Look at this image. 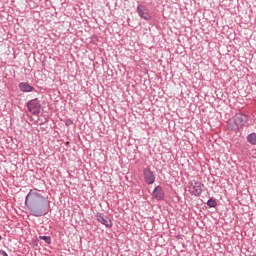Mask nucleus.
<instances>
[{"label": "nucleus", "instance_id": "f257e3e1", "mask_svg": "<svg viewBox=\"0 0 256 256\" xmlns=\"http://www.w3.org/2000/svg\"><path fill=\"white\" fill-rule=\"evenodd\" d=\"M248 122L249 116L243 113H238L228 121L227 127L229 131H239V129H243Z\"/></svg>", "mask_w": 256, "mask_h": 256}, {"label": "nucleus", "instance_id": "423d86ee", "mask_svg": "<svg viewBox=\"0 0 256 256\" xmlns=\"http://www.w3.org/2000/svg\"><path fill=\"white\" fill-rule=\"evenodd\" d=\"M152 196L157 201H163V199H165V191H163V187L162 186H156L154 188L153 192H152Z\"/></svg>", "mask_w": 256, "mask_h": 256}, {"label": "nucleus", "instance_id": "20e7f679", "mask_svg": "<svg viewBox=\"0 0 256 256\" xmlns=\"http://www.w3.org/2000/svg\"><path fill=\"white\" fill-rule=\"evenodd\" d=\"M96 220L98 221V223L105 225V227H107L108 229H111V227H113V221H111V219L103 213H98L96 215Z\"/></svg>", "mask_w": 256, "mask_h": 256}, {"label": "nucleus", "instance_id": "39448f33", "mask_svg": "<svg viewBox=\"0 0 256 256\" xmlns=\"http://www.w3.org/2000/svg\"><path fill=\"white\" fill-rule=\"evenodd\" d=\"M143 175L147 185H153L155 183V174L153 173V171H151V168H144Z\"/></svg>", "mask_w": 256, "mask_h": 256}, {"label": "nucleus", "instance_id": "f8f14e48", "mask_svg": "<svg viewBox=\"0 0 256 256\" xmlns=\"http://www.w3.org/2000/svg\"><path fill=\"white\" fill-rule=\"evenodd\" d=\"M207 205H208V207H217V202L215 201V199L210 198V199L207 201Z\"/></svg>", "mask_w": 256, "mask_h": 256}, {"label": "nucleus", "instance_id": "f03ea898", "mask_svg": "<svg viewBox=\"0 0 256 256\" xmlns=\"http://www.w3.org/2000/svg\"><path fill=\"white\" fill-rule=\"evenodd\" d=\"M29 209L30 215H33V217H43L47 213L44 201H36V204H32Z\"/></svg>", "mask_w": 256, "mask_h": 256}, {"label": "nucleus", "instance_id": "9d476101", "mask_svg": "<svg viewBox=\"0 0 256 256\" xmlns=\"http://www.w3.org/2000/svg\"><path fill=\"white\" fill-rule=\"evenodd\" d=\"M39 197H41V195L37 194V193H31L29 192L25 198V203H27V201H37V199H39Z\"/></svg>", "mask_w": 256, "mask_h": 256}, {"label": "nucleus", "instance_id": "2eb2a0df", "mask_svg": "<svg viewBox=\"0 0 256 256\" xmlns=\"http://www.w3.org/2000/svg\"><path fill=\"white\" fill-rule=\"evenodd\" d=\"M0 256H9L4 250H0Z\"/></svg>", "mask_w": 256, "mask_h": 256}, {"label": "nucleus", "instance_id": "dca6fc26", "mask_svg": "<svg viewBox=\"0 0 256 256\" xmlns=\"http://www.w3.org/2000/svg\"><path fill=\"white\" fill-rule=\"evenodd\" d=\"M0 241H1V235H0Z\"/></svg>", "mask_w": 256, "mask_h": 256}, {"label": "nucleus", "instance_id": "1a4fd4ad", "mask_svg": "<svg viewBox=\"0 0 256 256\" xmlns=\"http://www.w3.org/2000/svg\"><path fill=\"white\" fill-rule=\"evenodd\" d=\"M20 91H22V93H31L33 91H35V87L29 85V83L27 82H21L18 85Z\"/></svg>", "mask_w": 256, "mask_h": 256}, {"label": "nucleus", "instance_id": "6e6552de", "mask_svg": "<svg viewBox=\"0 0 256 256\" xmlns=\"http://www.w3.org/2000/svg\"><path fill=\"white\" fill-rule=\"evenodd\" d=\"M136 11H137L139 17H141L142 19H145V21H150L151 15H150L149 12L145 9V6H143V5H138Z\"/></svg>", "mask_w": 256, "mask_h": 256}, {"label": "nucleus", "instance_id": "9b49d317", "mask_svg": "<svg viewBox=\"0 0 256 256\" xmlns=\"http://www.w3.org/2000/svg\"><path fill=\"white\" fill-rule=\"evenodd\" d=\"M247 141L250 145H256V133L252 132L247 136Z\"/></svg>", "mask_w": 256, "mask_h": 256}, {"label": "nucleus", "instance_id": "0eeeda50", "mask_svg": "<svg viewBox=\"0 0 256 256\" xmlns=\"http://www.w3.org/2000/svg\"><path fill=\"white\" fill-rule=\"evenodd\" d=\"M203 187H205L203 183L195 182L194 184H192V189L190 191L191 195H195L196 197H199V195L203 193Z\"/></svg>", "mask_w": 256, "mask_h": 256}, {"label": "nucleus", "instance_id": "7ed1b4c3", "mask_svg": "<svg viewBox=\"0 0 256 256\" xmlns=\"http://www.w3.org/2000/svg\"><path fill=\"white\" fill-rule=\"evenodd\" d=\"M27 107L32 115H39L41 113V103L38 99L28 101Z\"/></svg>", "mask_w": 256, "mask_h": 256}, {"label": "nucleus", "instance_id": "4468645a", "mask_svg": "<svg viewBox=\"0 0 256 256\" xmlns=\"http://www.w3.org/2000/svg\"><path fill=\"white\" fill-rule=\"evenodd\" d=\"M65 125H66V127H71V125H73V120L67 119V120L65 121Z\"/></svg>", "mask_w": 256, "mask_h": 256}, {"label": "nucleus", "instance_id": "ddd939ff", "mask_svg": "<svg viewBox=\"0 0 256 256\" xmlns=\"http://www.w3.org/2000/svg\"><path fill=\"white\" fill-rule=\"evenodd\" d=\"M42 241H45L48 245H51V237L50 236H40Z\"/></svg>", "mask_w": 256, "mask_h": 256}]
</instances>
